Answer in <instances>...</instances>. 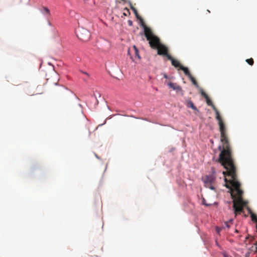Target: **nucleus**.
<instances>
[{"instance_id": "1", "label": "nucleus", "mask_w": 257, "mask_h": 257, "mask_svg": "<svg viewBox=\"0 0 257 257\" xmlns=\"http://www.w3.org/2000/svg\"><path fill=\"white\" fill-rule=\"evenodd\" d=\"M208 105L211 106L216 114L220 133V141L222 146L218 148L220 153L217 162L226 170L223 172L225 177V186L230 189L233 202H247L243 199V191L240 189V184L237 179L236 170L230 147L229 139L227 135L225 124L220 115L219 112L209 97L205 98Z\"/></svg>"}, {"instance_id": "2", "label": "nucleus", "mask_w": 257, "mask_h": 257, "mask_svg": "<svg viewBox=\"0 0 257 257\" xmlns=\"http://www.w3.org/2000/svg\"><path fill=\"white\" fill-rule=\"evenodd\" d=\"M144 34L152 48L156 49L161 44L159 38L154 35L153 33H144Z\"/></svg>"}, {"instance_id": "3", "label": "nucleus", "mask_w": 257, "mask_h": 257, "mask_svg": "<svg viewBox=\"0 0 257 257\" xmlns=\"http://www.w3.org/2000/svg\"><path fill=\"white\" fill-rule=\"evenodd\" d=\"M131 8L133 11L137 19L139 21L140 25L143 28L144 32H152L151 29L146 25L143 19L139 15L136 9L132 6H131Z\"/></svg>"}, {"instance_id": "4", "label": "nucleus", "mask_w": 257, "mask_h": 257, "mask_svg": "<svg viewBox=\"0 0 257 257\" xmlns=\"http://www.w3.org/2000/svg\"><path fill=\"white\" fill-rule=\"evenodd\" d=\"M131 8L133 11L137 19L139 21L140 25L143 28L144 32H152L151 29L146 25L143 19L139 15L136 9L132 6H131Z\"/></svg>"}, {"instance_id": "5", "label": "nucleus", "mask_w": 257, "mask_h": 257, "mask_svg": "<svg viewBox=\"0 0 257 257\" xmlns=\"http://www.w3.org/2000/svg\"><path fill=\"white\" fill-rule=\"evenodd\" d=\"M131 8L133 11L137 19L139 21L140 25L143 28L144 32H152L151 29L146 25L143 19L139 15L136 9L132 6H131Z\"/></svg>"}, {"instance_id": "6", "label": "nucleus", "mask_w": 257, "mask_h": 257, "mask_svg": "<svg viewBox=\"0 0 257 257\" xmlns=\"http://www.w3.org/2000/svg\"><path fill=\"white\" fill-rule=\"evenodd\" d=\"M215 180V177L213 175H207L202 178V181L204 183V186L211 190H214L215 188L213 185Z\"/></svg>"}, {"instance_id": "7", "label": "nucleus", "mask_w": 257, "mask_h": 257, "mask_svg": "<svg viewBox=\"0 0 257 257\" xmlns=\"http://www.w3.org/2000/svg\"><path fill=\"white\" fill-rule=\"evenodd\" d=\"M156 49H157V53L159 55L166 57L168 59H171V56L168 53V49L165 46L160 44Z\"/></svg>"}, {"instance_id": "8", "label": "nucleus", "mask_w": 257, "mask_h": 257, "mask_svg": "<svg viewBox=\"0 0 257 257\" xmlns=\"http://www.w3.org/2000/svg\"><path fill=\"white\" fill-rule=\"evenodd\" d=\"M76 36L79 40L82 42H86L88 41L90 38L89 33H78Z\"/></svg>"}, {"instance_id": "9", "label": "nucleus", "mask_w": 257, "mask_h": 257, "mask_svg": "<svg viewBox=\"0 0 257 257\" xmlns=\"http://www.w3.org/2000/svg\"><path fill=\"white\" fill-rule=\"evenodd\" d=\"M184 103L187 107L191 108L194 110L199 111L197 107L194 105V103L190 98H188L186 99Z\"/></svg>"}, {"instance_id": "10", "label": "nucleus", "mask_w": 257, "mask_h": 257, "mask_svg": "<svg viewBox=\"0 0 257 257\" xmlns=\"http://www.w3.org/2000/svg\"><path fill=\"white\" fill-rule=\"evenodd\" d=\"M168 85L169 87L172 88L173 90H176L177 91H180L182 90V88L181 86L177 84L176 83H174L173 82H169L168 83Z\"/></svg>"}, {"instance_id": "11", "label": "nucleus", "mask_w": 257, "mask_h": 257, "mask_svg": "<svg viewBox=\"0 0 257 257\" xmlns=\"http://www.w3.org/2000/svg\"><path fill=\"white\" fill-rule=\"evenodd\" d=\"M169 60L171 61V63L173 66L176 68L179 67L180 69H181V67L182 66V65L178 60L174 59L172 56L171 59Z\"/></svg>"}, {"instance_id": "12", "label": "nucleus", "mask_w": 257, "mask_h": 257, "mask_svg": "<svg viewBox=\"0 0 257 257\" xmlns=\"http://www.w3.org/2000/svg\"><path fill=\"white\" fill-rule=\"evenodd\" d=\"M133 51L134 53L135 57H137L139 60H140L141 57L139 54V51L135 45L133 46Z\"/></svg>"}, {"instance_id": "13", "label": "nucleus", "mask_w": 257, "mask_h": 257, "mask_svg": "<svg viewBox=\"0 0 257 257\" xmlns=\"http://www.w3.org/2000/svg\"><path fill=\"white\" fill-rule=\"evenodd\" d=\"M181 70H183L186 75L189 77L192 75L187 67H184L183 66L181 67Z\"/></svg>"}, {"instance_id": "14", "label": "nucleus", "mask_w": 257, "mask_h": 257, "mask_svg": "<svg viewBox=\"0 0 257 257\" xmlns=\"http://www.w3.org/2000/svg\"><path fill=\"white\" fill-rule=\"evenodd\" d=\"M247 210L250 214L252 220L257 222V216L251 212L249 208L247 207Z\"/></svg>"}, {"instance_id": "15", "label": "nucleus", "mask_w": 257, "mask_h": 257, "mask_svg": "<svg viewBox=\"0 0 257 257\" xmlns=\"http://www.w3.org/2000/svg\"><path fill=\"white\" fill-rule=\"evenodd\" d=\"M43 12H42L44 15L50 16V10L47 7H43Z\"/></svg>"}, {"instance_id": "16", "label": "nucleus", "mask_w": 257, "mask_h": 257, "mask_svg": "<svg viewBox=\"0 0 257 257\" xmlns=\"http://www.w3.org/2000/svg\"><path fill=\"white\" fill-rule=\"evenodd\" d=\"M189 78L190 79V80L191 81V82H192V83L196 87H198V83L197 82V81H196L195 79L191 75Z\"/></svg>"}, {"instance_id": "17", "label": "nucleus", "mask_w": 257, "mask_h": 257, "mask_svg": "<svg viewBox=\"0 0 257 257\" xmlns=\"http://www.w3.org/2000/svg\"><path fill=\"white\" fill-rule=\"evenodd\" d=\"M133 52V48L131 49V48H128V50H127V54L130 56V58L133 61H134V59H133V57L132 55V53Z\"/></svg>"}, {"instance_id": "18", "label": "nucleus", "mask_w": 257, "mask_h": 257, "mask_svg": "<svg viewBox=\"0 0 257 257\" xmlns=\"http://www.w3.org/2000/svg\"><path fill=\"white\" fill-rule=\"evenodd\" d=\"M245 61L249 65H253L254 63V61L252 58L247 59L245 60Z\"/></svg>"}, {"instance_id": "19", "label": "nucleus", "mask_w": 257, "mask_h": 257, "mask_svg": "<svg viewBox=\"0 0 257 257\" xmlns=\"http://www.w3.org/2000/svg\"><path fill=\"white\" fill-rule=\"evenodd\" d=\"M201 94L202 96H203L205 98H207V97H208V96L207 95V94L203 90H201Z\"/></svg>"}, {"instance_id": "20", "label": "nucleus", "mask_w": 257, "mask_h": 257, "mask_svg": "<svg viewBox=\"0 0 257 257\" xmlns=\"http://www.w3.org/2000/svg\"><path fill=\"white\" fill-rule=\"evenodd\" d=\"M202 202V204L203 205H205L206 206H208L210 205V204L206 203V200H205V199L204 198H203Z\"/></svg>"}, {"instance_id": "21", "label": "nucleus", "mask_w": 257, "mask_h": 257, "mask_svg": "<svg viewBox=\"0 0 257 257\" xmlns=\"http://www.w3.org/2000/svg\"><path fill=\"white\" fill-rule=\"evenodd\" d=\"M222 254L223 257H231L230 256L228 255L225 252H223Z\"/></svg>"}, {"instance_id": "22", "label": "nucleus", "mask_w": 257, "mask_h": 257, "mask_svg": "<svg viewBox=\"0 0 257 257\" xmlns=\"http://www.w3.org/2000/svg\"><path fill=\"white\" fill-rule=\"evenodd\" d=\"M163 76L166 79H168L169 78L168 75L166 74H165V73L163 74Z\"/></svg>"}, {"instance_id": "23", "label": "nucleus", "mask_w": 257, "mask_h": 257, "mask_svg": "<svg viewBox=\"0 0 257 257\" xmlns=\"http://www.w3.org/2000/svg\"><path fill=\"white\" fill-rule=\"evenodd\" d=\"M128 23L129 25H130V26H131L132 25V22L130 20L128 21Z\"/></svg>"}, {"instance_id": "24", "label": "nucleus", "mask_w": 257, "mask_h": 257, "mask_svg": "<svg viewBox=\"0 0 257 257\" xmlns=\"http://www.w3.org/2000/svg\"><path fill=\"white\" fill-rule=\"evenodd\" d=\"M216 231H217V232L218 233H219V231H220V228H218V227H217V228H216Z\"/></svg>"}, {"instance_id": "25", "label": "nucleus", "mask_w": 257, "mask_h": 257, "mask_svg": "<svg viewBox=\"0 0 257 257\" xmlns=\"http://www.w3.org/2000/svg\"><path fill=\"white\" fill-rule=\"evenodd\" d=\"M83 73H84V74H85L87 75V76H88V73H86V72H83Z\"/></svg>"}, {"instance_id": "26", "label": "nucleus", "mask_w": 257, "mask_h": 257, "mask_svg": "<svg viewBox=\"0 0 257 257\" xmlns=\"http://www.w3.org/2000/svg\"><path fill=\"white\" fill-rule=\"evenodd\" d=\"M226 226H227V227H229V226H228V225L227 224V223H226Z\"/></svg>"}]
</instances>
